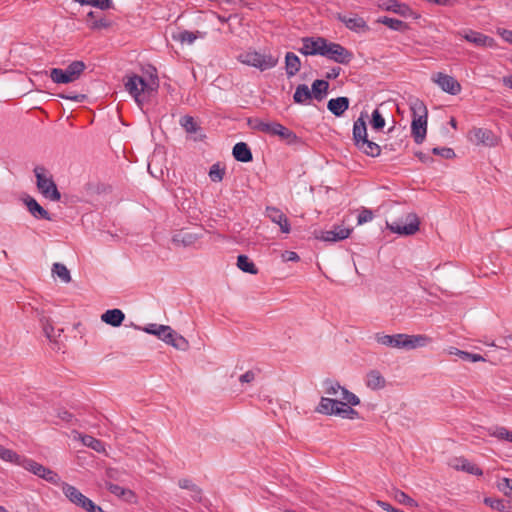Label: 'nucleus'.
I'll return each instance as SVG.
<instances>
[{
	"label": "nucleus",
	"mask_w": 512,
	"mask_h": 512,
	"mask_svg": "<svg viewBox=\"0 0 512 512\" xmlns=\"http://www.w3.org/2000/svg\"><path fill=\"white\" fill-rule=\"evenodd\" d=\"M329 395H335L336 398L322 397L316 412L324 415H335L344 419L358 418V412L351 406L358 405L360 400L345 386H330L326 392Z\"/></svg>",
	"instance_id": "f257e3e1"
},
{
	"label": "nucleus",
	"mask_w": 512,
	"mask_h": 512,
	"mask_svg": "<svg viewBox=\"0 0 512 512\" xmlns=\"http://www.w3.org/2000/svg\"><path fill=\"white\" fill-rule=\"evenodd\" d=\"M124 86L137 105L142 108L145 103H148L157 95L159 80L157 76H154L147 82L143 77L132 74L124 78Z\"/></svg>",
	"instance_id": "f03ea898"
},
{
	"label": "nucleus",
	"mask_w": 512,
	"mask_h": 512,
	"mask_svg": "<svg viewBox=\"0 0 512 512\" xmlns=\"http://www.w3.org/2000/svg\"><path fill=\"white\" fill-rule=\"evenodd\" d=\"M375 339L381 345L408 350L423 347L428 341V338L424 335H408L402 333L394 335L376 333Z\"/></svg>",
	"instance_id": "7ed1b4c3"
},
{
	"label": "nucleus",
	"mask_w": 512,
	"mask_h": 512,
	"mask_svg": "<svg viewBox=\"0 0 512 512\" xmlns=\"http://www.w3.org/2000/svg\"><path fill=\"white\" fill-rule=\"evenodd\" d=\"M410 108L412 112L411 134L414 141L421 144L426 138L428 111L425 104L419 99H415Z\"/></svg>",
	"instance_id": "20e7f679"
},
{
	"label": "nucleus",
	"mask_w": 512,
	"mask_h": 512,
	"mask_svg": "<svg viewBox=\"0 0 512 512\" xmlns=\"http://www.w3.org/2000/svg\"><path fill=\"white\" fill-rule=\"evenodd\" d=\"M34 174L39 192L51 201H59L61 199V193L47 169L44 166H36L34 168Z\"/></svg>",
	"instance_id": "39448f33"
},
{
	"label": "nucleus",
	"mask_w": 512,
	"mask_h": 512,
	"mask_svg": "<svg viewBox=\"0 0 512 512\" xmlns=\"http://www.w3.org/2000/svg\"><path fill=\"white\" fill-rule=\"evenodd\" d=\"M62 491L71 503L80 507L86 512H105L100 506L96 505L91 499L82 494L76 487L61 482Z\"/></svg>",
	"instance_id": "423d86ee"
},
{
	"label": "nucleus",
	"mask_w": 512,
	"mask_h": 512,
	"mask_svg": "<svg viewBox=\"0 0 512 512\" xmlns=\"http://www.w3.org/2000/svg\"><path fill=\"white\" fill-rule=\"evenodd\" d=\"M420 221L415 213H408L406 216L391 222L386 221L387 228L396 234L410 236L419 230Z\"/></svg>",
	"instance_id": "0eeeda50"
},
{
	"label": "nucleus",
	"mask_w": 512,
	"mask_h": 512,
	"mask_svg": "<svg viewBox=\"0 0 512 512\" xmlns=\"http://www.w3.org/2000/svg\"><path fill=\"white\" fill-rule=\"evenodd\" d=\"M239 60L246 65L255 67L260 71H265L275 67L278 58L271 54H262L257 51H248L240 54Z\"/></svg>",
	"instance_id": "6e6552de"
},
{
	"label": "nucleus",
	"mask_w": 512,
	"mask_h": 512,
	"mask_svg": "<svg viewBox=\"0 0 512 512\" xmlns=\"http://www.w3.org/2000/svg\"><path fill=\"white\" fill-rule=\"evenodd\" d=\"M20 466L51 484H61V478L55 471L43 466L33 459L23 457L20 462Z\"/></svg>",
	"instance_id": "1a4fd4ad"
},
{
	"label": "nucleus",
	"mask_w": 512,
	"mask_h": 512,
	"mask_svg": "<svg viewBox=\"0 0 512 512\" xmlns=\"http://www.w3.org/2000/svg\"><path fill=\"white\" fill-rule=\"evenodd\" d=\"M322 56L343 65L349 64L354 57L353 53L347 48L339 43L329 42L327 39H325Z\"/></svg>",
	"instance_id": "9d476101"
},
{
	"label": "nucleus",
	"mask_w": 512,
	"mask_h": 512,
	"mask_svg": "<svg viewBox=\"0 0 512 512\" xmlns=\"http://www.w3.org/2000/svg\"><path fill=\"white\" fill-rule=\"evenodd\" d=\"M378 7L381 10L393 12L404 18H419V15L415 13L409 5L402 3L398 0H379Z\"/></svg>",
	"instance_id": "9b49d317"
},
{
	"label": "nucleus",
	"mask_w": 512,
	"mask_h": 512,
	"mask_svg": "<svg viewBox=\"0 0 512 512\" xmlns=\"http://www.w3.org/2000/svg\"><path fill=\"white\" fill-rule=\"evenodd\" d=\"M302 47L298 49L304 56L320 55L322 56L325 48V38L323 37H304L301 39Z\"/></svg>",
	"instance_id": "f8f14e48"
},
{
	"label": "nucleus",
	"mask_w": 512,
	"mask_h": 512,
	"mask_svg": "<svg viewBox=\"0 0 512 512\" xmlns=\"http://www.w3.org/2000/svg\"><path fill=\"white\" fill-rule=\"evenodd\" d=\"M458 35L476 47L485 48L495 46V40L492 37L472 29L459 32Z\"/></svg>",
	"instance_id": "ddd939ff"
},
{
	"label": "nucleus",
	"mask_w": 512,
	"mask_h": 512,
	"mask_svg": "<svg viewBox=\"0 0 512 512\" xmlns=\"http://www.w3.org/2000/svg\"><path fill=\"white\" fill-rule=\"evenodd\" d=\"M335 18L342 22L351 31L359 33L369 30V26L367 25L364 18L358 16L357 14H351V16H347L342 13H337Z\"/></svg>",
	"instance_id": "4468645a"
},
{
	"label": "nucleus",
	"mask_w": 512,
	"mask_h": 512,
	"mask_svg": "<svg viewBox=\"0 0 512 512\" xmlns=\"http://www.w3.org/2000/svg\"><path fill=\"white\" fill-rule=\"evenodd\" d=\"M433 80L446 93L457 95L461 92L460 83L450 75L439 72L433 76Z\"/></svg>",
	"instance_id": "2eb2a0df"
},
{
	"label": "nucleus",
	"mask_w": 512,
	"mask_h": 512,
	"mask_svg": "<svg viewBox=\"0 0 512 512\" xmlns=\"http://www.w3.org/2000/svg\"><path fill=\"white\" fill-rule=\"evenodd\" d=\"M267 134L277 135L282 140H285L289 145L298 144L301 142V139L292 130L278 122H271Z\"/></svg>",
	"instance_id": "dca6fc26"
},
{
	"label": "nucleus",
	"mask_w": 512,
	"mask_h": 512,
	"mask_svg": "<svg viewBox=\"0 0 512 512\" xmlns=\"http://www.w3.org/2000/svg\"><path fill=\"white\" fill-rule=\"evenodd\" d=\"M164 332L162 341L175 347L178 350L185 351L189 347L188 341L181 335L177 334L170 326L159 327Z\"/></svg>",
	"instance_id": "f3484780"
},
{
	"label": "nucleus",
	"mask_w": 512,
	"mask_h": 512,
	"mask_svg": "<svg viewBox=\"0 0 512 512\" xmlns=\"http://www.w3.org/2000/svg\"><path fill=\"white\" fill-rule=\"evenodd\" d=\"M471 141L476 144H483L485 146H495L497 144V137L494 133L486 128H474L469 133Z\"/></svg>",
	"instance_id": "a211bd4d"
},
{
	"label": "nucleus",
	"mask_w": 512,
	"mask_h": 512,
	"mask_svg": "<svg viewBox=\"0 0 512 512\" xmlns=\"http://www.w3.org/2000/svg\"><path fill=\"white\" fill-rule=\"evenodd\" d=\"M265 215L275 224L279 225L282 233H289L291 226L287 216L277 207L268 206Z\"/></svg>",
	"instance_id": "6ab92c4d"
},
{
	"label": "nucleus",
	"mask_w": 512,
	"mask_h": 512,
	"mask_svg": "<svg viewBox=\"0 0 512 512\" xmlns=\"http://www.w3.org/2000/svg\"><path fill=\"white\" fill-rule=\"evenodd\" d=\"M180 125L194 141H202L205 138V135L202 133V128L192 116L185 115L181 117Z\"/></svg>",
	"instance_id": "aec40b11"
},
{
	"label": "nucleus",
	"mask_w": 512,
	"mask_h": 512,
	"mask_svg": "<svg viewBox=\"0 0 512 512\" xmlns=\"http://www.w3.org/2000/svg\"><path fill=\"white\" fill-rule=\"evenodd\" d=\"M351 232L352 230L349 228L334 226L332 230L320 231V235H317L316 238L326 242H337L348 238Z\"/></svg>",
	"instance_id": "412c9836"
},
{
	"label": "nucleus",
	"mask_w": 512,
	"mask_h": 512,
	"mask_svg": "<svg viewBox=\"0 0 512 512\" xmlns=\"http://www.w3.org/2000/svg\"><path fill=\"white\" fill-rule=\"evenodd\" d=\"M23 202L24 204L26 205L28 211L30 212V214L36 218V219H43V220H48V221H52V217L50 215V213L44 209L37 201L36 199H34L33 197L27 195L24 199H23Z\"/></svg>",
	"instance_id": "4be33fe9"
},
{
	"label": "nucleus",
	"mask_w": 512,
	"mask_h": 512,
	"mask_svg": "<svg viewBox=\"0 0 512 512\" xmlns=\"http://www.w3.org/2000/svg\"><path fill=\"white\" fill-rule=\"evenodd\" d=\"M349 104L350 100L347 97L332 98L327 103V109L336 117H341L349 108Z\"/></svg>",
	"instance_id": "5701e85b"
},
{
	"label": "nucleus",
	"mask_w": 512,
	"mask_h": 512,
	"mask_svg": "<svg viewBox=\"0 0 512 512\" xmlns=\"http://www.w3.org/2000/svg\"><path fill=\"white\" fill-rule=\"evenodd\" d=\"M365 117L367 115L361 113L360 117L353 124V141L355 146L368 138Z\"/></svg>",
	"instance_id": "b1692460"
},
{
	"label": "nucleus",
	"mask_w": 512,
	"mask_h": 512,
	"mask_svg": "<svg viewBox=\"0 0 512 512\" xmlns=\"http://www.w3.org/2000/svg\"><path fill=\"white\" fill-rule=\"evenodd\" d=\"M232 155L237 161L243 163H248L253 160L251 149L245 142L236 143L233 147Z\"/></svg>",
	"instance_id": "393cba45"
},
{
	"label": "nucleus",
	"mask_w": 512,
	"mask_h": 512,
	"mask_svg": "<svg viewBox=\"0 0 512 512\" xmlns=\"http://www.w3.org/2000/svg\"><path fill=\"white\" fill-rule=\"evenodd\" d=\"M452 466L457 470H462L472 475L481 476L483 474V471L476 464L463 457L455 458Z\"/></svg>",
	"instance_id": "a878e982"
},
{
	"label": "nucleus",
	"mask_w": 512,
	"mask_h": 512,
	"mask_svg": "<svg viewBox=\"0 0 512 512\" xmlns=\"http://www.w3.org/2000/svg\"><path fill=\"white\" fill-rule=\"evenodd\" d=\"M301 69V60L293 52H287L285 55V71L288 78L294 77Z\"/></svg>",
	"instance_id": "bb28decb"
},
{
	"label": "nucleus",
	"mask_w": 512,
	"mask_h": 512,
	"mask_svg": "<svg viewBox=\"0 0 512 512\" xmlns=\"http://www.w3.org/2000/svg\"><path fill=\"white\" fill-rule=\"evenodd\" d=\"M125 319V314L120 309H109L101 315V320L113 327H119Z\"/></svg>",
	"instance_id": "cd10ccee"
},
{
	"label": "nucleus",
	"mask_w": 512,
	"mask_h": 512,
	"mask_svg": "<svg viewBox=\"0 0 512 512\" xmlns=\"http://www.w3.org/2000/svg\"><path fill=\"white\" fill-rule=\"evenodd\" d=\"M197 239L196 234L181 230L173 235L172 242L177 246L187 247L193 245Z\"/></svg>",
	"instance_id": "c85d7f7f"
},
{
	"label": "nucleus",
	"mask_w": 512,
	"mask_h": 512,
	"mask_svg": "<svg viewBox=\"0 0 512 512\" xmlns=\"http://www.w3.org/2000/svg\"><path fill=\"white\" fill-rule=\"evenodd\" d=\"M377 22L387 26L389 29L393 31L405 32L409 29V25L406 22L387 16L379 17L377 19Z\"/></svg>",
	"instance_id": "c756f323"
},
{
	"label": "nucleus",
	"mask_w": 512,
	"mask_h": 512,
	"mask_svg": "<svg viewBox=\"0 0 512 512\" xmlns=\"http://www.w3.org/2000/svg\"><path fill=\"white\" fill-rule=\"evenodd\" d=\"M329 89V83L326 80L323 79H317L312 83L311 86V93L312 98L316 99L317 101H322Z\"/></svg>",
	"instance_id": "7c9ffc66"
},
{
	"label": "nucleus",
	"mask_w": 512,
	"mask_h": 512,
	"mask_svg": "<svg viewBox=\"0 0 512 512\" xmlns=\"http://www.w3.org/2000/svg\"><path fill=\"white\" fill-rule=\"evenodd\" d=\"M312 99V93L306 84H299L293 94V100L296 104L306 105Z\"/></svg>",
	"instance_id": "2f4dec72"
},
{
	"label": "nucleus",
	"mask_w": 512,
	"mask_h": 512,
	"mask_svg": "<svg viewBox=\"0 0 512 512\" xmlns=\"http://www.w3.org/2000/svg\"><path fill=\"white\" fill-rule=\"evenodd\" d=\"M486 432L489 436L495 437L500 441L512 443V431L504 426H491L486 428Z\"/></svg>",
	"instance_id": "473e14b6"
},
{
	"label": "nucleus",
	"mask_w": 512,
	"mask_h": 512,
	"mask_svg": "<svg viewBox=\"0 0 512 512\" xmlns=\"http://www.w3.org/2000/svg\"><path fill=\"white\" fill-rule=\"evenodd\" d=\"M85 69L86 64L83 61L76 60L70 63L66 69H63V71L71 78V82H74L80 78Z\"/></svg>",
	"instance_id": "72a5a7b5"
},
{
	"label": "nucleus",
	"mask_w": 512,
	"mask_h": 512,
	"mask_svg": "<svg viewBox=\"0 0 512 512\" xmlns=\"http://www.w3.org/2000/svg\"><path fill=\"white\" fill-rule=\"evenodd\" d=\"M356 147L364 154L370 157H378L381 153V147L368 138L360 142Z\"/></svg>",
	"instance_id": "f704fd0d"
},
{
	"label": "nucleus",
	"mask_w": 512,
	"mask_h": 512,
	"mask_svg": "<svg viewBox=\"0 0 512 512\" xmlns=\"http://www.w3.org/2000/svg\"><path fill=\"white\" fill-rule=\"evenodd\" d=\"M450 355L458 356L464 362H478L485 361V358L480 354L470 353L467 351L459 350L458 348L451 347L449 350Z\"/></svg>",
	"instance_id": "c9c22d12"
},
{
	"label": "nucleus",
	"mask_w": 512,
	"mask_h": 512,
	"mask_svg": "<svg viewBox=\"0 0 512 512\" xmlns=\"http://www.w3.org/2000/svg\"><path fill=\"white\" fill-rule=\"evenodd\" d=\"M178 485L182 489L189 490L191 492V497L197 501L200 502L202 499V490L194 484L190 479H180L178 482Z\"/></svg>",
	"instance_id": "e433bc0d"
},
{
	"label": "nucleus",
	"mask_w": 512,
	"mask_h": 512,
	"mask_svg": "<svg viewBox=\"0 0 512 512\" xmlns=\"http://www.w3.org/2000/svg\"><path fill=\"white\" fill-rule=\"evenodd\" d=\"M237 267L245 272V273H249V274H257L258 273V269L257 267L255 266V264L249 259V257L247 255H244V254H241L237 257Z\"/></svg>",
	"instance_id": "4c0bfd02"
},
{
	"label": "nucleus",
	"mask_w": 512,
	"mask_h": 512,
	"mask_svg": "<svg viewBox=\"0 0 512 512\" xmlns=\"http://www.w3.org/2000/svg\"><path fill=\"white\" fill-rule=\"evenodd\" d=\"M40 321H41L42 329H43L45 336L50 341L56 342V337L61 335V333L63 332V329H58L57 333H56L55 328L53 327V325L51 324V322L48 318L43 317V318H41Z\"/></svg>",
	"instance_id": "58836bf2"
},
{
	"label": "nucleus",
	"mask_w": 512,
	"mask_h": 512,
	"mask_svg": "<svg viewBox=\"0 0 512 512\" xmlns=\"http://www.w3.org/2000/svg\"><path fill=\"white\" fill-rule=\"evenodd\" d=\"M88 23L92 29L108 28L111 22L105 17H97L94 12L87 14Z\"/></svg>",
	"instance_id": "ea45409f"
},
{
	"label": "nucleus",
	"mask_w": 512,
	"mask_h": 512,
	"mask_svg": "<svg viewBox=\"0 0 512 512\" xmlns=\"http://www.w3.org/2000/svg\"><path fill=\"white\" fill-rule=\"evenodd\" d=\"M0 459L6 462L15 463L17 465H20V462L22 461V457L19 456L16 452H14L11 449H7L4 446L0 444Z\"/></svg>",
	"instance_id": "a19ab883"
},
{
	"label": "nucleus",
	"mask_w": 512,
	"mask_h": 512,
	"mask_svg": "<svg viewBox=\"0 0 512 512\" xmlns=\"http://www.w3.org/2000/svg\"><path fill=\"white\" fill-rule=\"evenodd\" d=\"M484 503L494 510L505 512L510 508L509 502L504 499L487 497L484 499Z\"/></svg>",
	"instance_id": "79ce46f5"
},
{
	"label": "nucleus",
	"mask_w": 512,
	"mask_h": 512,
	"mask_svg": "<svg viewBox=\"0 0 512 512\" xmlns=\"http://www.w3.org/2000/svg\"><path fill=\"white\" fill-rule=\"evenodd\" d=\"M107 489L114 495L124 498L125 500H129L134 496L133 492L130 489H126L121 487L118 484L108 483Z\"/></svg>",
	"instance_id": "37998d69"
},
{
	"label": "nucleus",
	"mask_w": 512,
	"mask_h": 512,
	"mask_svg": "<svg viewBox=\"0 0 512 512\" xmlns=\"http://www.w3.org/2000/svg\"><path fill=\"white\" fill-rule=\"evenodd\" d=\"M198 33L199 32L194 33L188 30H183L178 32L177 34H173L172 38L173 40L181 43L192 44L197 39Z\"/></svg>",
	"instance_id": "c03bdc74"
},
{
	"label": "nucleus",
	"mask_w": 512,
	"mask_h": 512,
	"mask_svg": "<svg viewBox=\"0 0 512 512\" xmlns=\"http://www.w3.org/2000/svg\"><path fill=\"white\" fill-rule=\"evenodd\" d=\"M50 78L56 84H68L71 83V78L68 77L63 69L53 68L50 70Z\"/></svg>",
	"instance_id": "a18cd8bd"
},
{
	"label": "nucleus",
	"mask_w": 512,
	"mask_h": 512,
	"mask_svg": "<svg viewBox=\"0 0 512 512\" xmlns=\"http://www.w3.org/2000/svg\"><path fill=\"white\" fill-rule=\"evenodd\" d=\"M52 272L53 274L57 275L64 283H69L71 281L70 272L64 264H53Z\"/></svg>",
	"instance_id": "49530a36"
},
{
	"label": "nucleus",
	"mask_w": 512,
	"mask_h": 512,
	"mask_svg": "<svg viewBox=\"0 0 512 512\" xmlns=\"http://www.w3.org/2000/svg\"><path fill=\"white\" fill-rule=\"evenodd\" d=\"M82 442L85 446L95 450L96 452H102L105 450L104 443L90 435L83 436Z\"/></svg>",
	"instance_id": "de8ad7c7"
},
{
	"label": "nucleus",
	"mask_w": 512,
	"mask_h": 512,
	"mask_svg": "<svg viewBox=\"0 0 512 512\" xmlns=\"http://www.w3.org/2000/svg\"><path fill=\"white\" fill-rule=\"evenodd\" d=\"M394 499L403 505L410 506V507H416L417 503L414 499H412L409 495H407L405 492L400 490L394 491Z\"/></svg>",
	"instance_id": "09e8293b"
},
{
	"label": "nucleus",
	"mask_w": 512,
	"mask_h": 512,
	"mask_svg": "<svg viewBox=\"0 0 512 512\" xmlns=\"http://www.w3.org/2000/svg\"><path fill=\"white\" fill-rule=\"evenodd\" d=\"M370 124H371L372 128L377 131L382 130L384 128L385 119L383 118L382 114L380 113V111L378 109H375L372 112Z\"/></svg>",
	"instance_id": "8fccbe9b"
},
{
	"label": "nucleus",
	"mask_w": 512,
	"mask_h": 512,
	"mask_svg": "<svg viewBox=\"0 0 512 512\" xmlns=\"http://www.w3.org/2000/svg\"><path fill=\"white\" fill-rule=\"evenodd\" d=\"M249 125L254 129V130H257V131H260V132H263V133H267L268 130H269V125L271 124V122H264L258 118L256 119H249L248 121Z\"/></svg>",
	"instance_id": "3c124183"
},
{
	"label": "nucleus",
	"mask_w": 512,
	"mask_h": 512,
	"mask_svg": "<svg viewBox=\"0 0 512 512\" xmlns=\"http://www.w3.org/2000/svg\"><path fill=\"white\" fill-rule=\"evenodd\" d=\"M434 155L441 156L445 159H452L455 157V152L452 148L448 147H435L431 150Z\"/></svg>",
	"instance_id": "603ef678"
},
{
	"label": "nucleus",
	"mask_w": 512,
	"mask_h": 512,
	"mask_svg": "<svg viewBox=\"0 0 512 512\" xmlns=\"http://www.w3.org/2000/svg\"><path fill=\"white\" fill-rule=\"evenodd\" d=\"M498 488L502 491L506 496L512 497V479L503 478L498 483Z\"/></svg>",
	"instance_id": "864d4df0"
},
{
	"label": "nucleus",
	"mask_w": 512,
	"mask_h": 512,
	"mask_svg": "<svg viewBox=\"0 0 512 512\" xmlns=\"http://www.w3.org/2000/svg\"><path fill=\"white\" fill-rule=\"evenodd\" d=\"M159 327H168L167 325H159L155 323L148 324L143 330L148 333L157 336L162 340L164 332H162Z\"/></svg>",
	"instance_id": "5fc2aeb1"
},
{
	"label": "nucleus",
	"mask_w": 512,
	"mask_h": 512,
	"mask_svg": "<svg viewBox=\"0 0 512 512\" xmlns=\"http://www.w3.org/2000/svg\"><path fill=\"white\" fill-rule=\"evenodd\" d=\"M366 384H384V378L377 370H372L367 374Z\"/></svg>",
	"instance_id": "6e6d98bb"
},
{
	"label": "nucleus",
	"mask_w": 512,
	"mask_h": 512,
	"mask_svg": "<svg viewBox=\"0 0 512 512\" xmlns=\"http://www.w3.org/2000/svg\"><path fill=\"white\" fill-rule=\"evenodd\" d=\"M224 174V169H220L218 165H213L209 171V176L213 182L221 181Z\"/></svg>",
	"instance_id": "4d7b16f0"
},
{
	"label": "nucleus",
	"mask_w": 512,
	"mask_h": 512,
	"mask_svg": "<svg viewBox=\"0 0 512 512\" xmlns=\"http://www.w3.org/2000/svg\"><path fill=\"white\" fill-rule=\"evenodd\" d=\"M86 4L100 8L101 10H107L112 7L111 0H87Z\"/></svg>",
	"instance_id": "13d9d810"
},
{
	"label": "nucleus",
	"mask_w": 512,
	"mask_h": 512,
	"mask_svg": "<svg viewBox=\"0 0 512 512\" xmlns=\"http://www.w3.org/2000/svg\"><path fill=\"white\" fill-rule=\"evenodd\" d=\"M372 219H373V212L369 209H363L357 217V223L361 225V224L371 221Z\"/></svg>",
	"instance_id": "bf43d9fd"
},
{
	"label": "nucleus",
	"mask_w": 512,
	"mask_h": 512,
	"mask_svg": "<svg viewBox=\"0 0 512 512\" xmlns=\"http://www.w3.org/2000/svg\"><path fill=\"white\" fill-rule=\"evenodd\" d=\"M256 380V372L249 370L240 376L239 381L241 383H250Z\"/></svg>",
	"instance_id": "052dcab7"
},
{
	"label": "nucleus",
	"mask_w": 512,
	"mask_h": 512,
	"mask_svg": "<svg viewBox=\"0 0 512 512\" xmlns=\"http://www.w3.org/2000/svg\"><path fill=\"white\" fill-rule=\"evenodd\" d=\"M415 156H416V157H417V158H418L422 163H426V164H428V163H432V162L434 161V159H433L430 155H428V154H426V153H423V152H421V151L416 152V153H415Z\"/></svg>",
	"instance_id": "680f3d73"
},
{
	"label": "nucleus",
	"mask_w": 512,
	"mask_h": 512,
	"mask_svg": "<svg viewBox=\"0 0 512 512\" xmlns=\"http://www.w3.org/2000/svg\"><path fill=\"white\" fill-rule=\"evenodd\" d=\"M498 33L506 42L512 44V30L498 29Z\"/></svg>",
	"instance_id": "e2e57ef3"
},
{
	"label": "nucleus",
	"mask_w": 512,
	"mask_h": 512,
	"mask_svg": "<svg viewBox=\"0 0 512 512\" xmlns=\"http://www.w3.org/2000/svg\"><path fill=\"white\" fill-rule=\"evenodd\" d=\"M282 257L284 259V261H298L299 260V256L296 252L294 251H285L283 254H282Z\"/></svg>",
	"instance_id": "0e129e2a"
},
{
	"label": "nucleus",
	"mask_w": 512,
	"mask_h": 512,
	"mask_svg": "<svg viewBox=\"0 0 512 512\" xmlns=\"http://www.w3.org/2000/svg\"><path fill=\"white\" fill-rule=\"evenodd\" d=\"M340 72H341L340 67H333L330 69L329 72H327L326 78L327 79H336L340 75Z\"/></svg>",
	"instance_id": "69168bd1"
},
{
	"label": "nucleus",
	"mask_w": 512,
	"mask_h": 512,
	"mask_svg": "<svg viewBox=\"0 0 512 512\" xmlns=\"http://www.w3.org/2000/svg\"><path fill=\"white\" fill-rule=\"evenodd\" d=\"M59 417L64 421L70 422L73 418V415L68 411H63L59 413Z\"/></svg>",
	"instance_id": "338daca9"
},
{
	"label": "nucleus",
	"mask_w": 512,
	"mask_h": 512,
	"mask_svg": "<svg viewBox=\"0 0 512 512\" xmlns=\"http://www.w3.org/2000/svg\"><path fill=\"white\" fill-rule=\"evenodd\" d=\"M502 82L505 86L512 89V75L504 76Z\"/></svg>",
	"instance_id": "774afa93"
}]
</instances>
